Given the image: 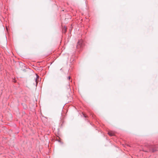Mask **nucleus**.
I'll use <instances>...</instances> for the list:
<instances>
[{
    "mask_svg": "<svg viewBox=\"0 0 158 158\" xmlns=\"http://www.w3.org/2000/svg\"><path fill=\"white\" fill-rule=\"evenodd\" d=\"M108 134L110 136H112L114 135V133L111 131H110L108 132Z\"/></svg>",
    "mask_w": 158,
    "mask_h": 158,
    "instance_id": "1",
    "label": "nucleus"
},
{
    "mask_svg": "<svg viewBox=\"0 0 158 158\" xmlns=\"http://www.w3.org/2000/svg\"><path fill=\"white\" fill-rule=\"evenodd\" d=\"M81 42H80V41H79L78 42V45H77V48H79L80 47H81Z\"/></svg>",
    "mask_w": 158,
    "mask_h": 158,
    "instance_id": "2",
    "label": "nucleus"
},
{
    "mask_svg": "<svg viewBox=\"0 0 158 158\" xmlns=\"http://www.w3.org/2000/svg\"><path fill=\"white\" fill-rule=\"evenodd\" d=\"M67 28L65 27H64L63 28V31L64 32H65L66 31V30H67Z\"/></svg>",
    "mask_w": 158,
    "mask_h": 158,
    "instance_id": "3",
    "label": "nucleus"
},
{
    "mask_svg": "<svg viewBox=\"0 0 158 158\" xmlns=\"http://www.w3.org/2000/svg\"><path fill=\"white\" fill-rule=\"evenodd\" d=\"M37 77H38V76H37V77H36V78L35 79V82H36V85H37Z\"/></svg>",
    "mask_w": 158,
    "mask_h": 158,
    "instance_id": "4",
    "label": "nucleus"
},
{
    "mask_svg": "<svg viewBox=\"0 0 158 158\" xmlns=\"http://www.w3.org/2000/svg\"><path fill=\"white\" fill-rule=\"evenodd\" d=\"M68 78H69V79H70V77H68Z\"/></svg>",
    "mask_w": 158,
    "mask_h": 158,
    "instance_id": "5",
    "label": "nucleus"
},
{
    "mask_svg": "<svg viewBox=\"0 0 158 158\" xmlns=\"http://www.w3.org/2000/svg\"><path fill=\"white\" fill-rule=\"evenodd\" d=\"M84 115V117H86V116L85 115Z\"/></svg>",
    "mask_w": 158,
    "mask_h": 158,
    "instance_id": "6",
    "label": "nucleus"
}]
</instances>
